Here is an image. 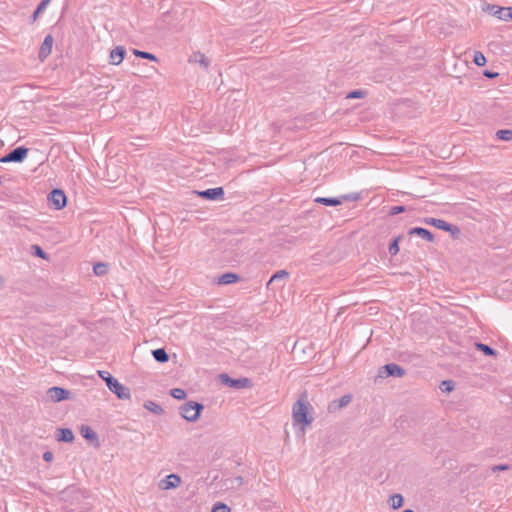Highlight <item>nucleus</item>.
Wrapping results in <instances>:
<instances>
[{
    "label": "nucleus",
    "mask_w": 512,
    "mask_h": 512,
    "mask_svg": "<svg viewBox=\"0 0 512 512\" xmlns=\"http://www.w3.org/2000/svg\"><path fill=\"white\" fill-rule=\"evenodd\" d=\"M133 53L137 57H140V58H143V59H148V60H151V61H157V57L154 54L150 53V52H145V51L134 49Z\"/></svg>",
    "instance_id": "nucleus-31"
},
{
    "label": "nucleus",
    "mask_w": 512,
    "mask_h": 512,
    "mask_svg": "<svg viewBox=\"0 0 512 512\" xmlns=\"http://www.w3.org/2000/svg\"><path fill=\"white\" fill-rule=\"evenodd\" d=\"M309 403L303 399H298L292 408V417L295 424L309 426L313 422V417L309 414Z\"/></svg>",
    "instance_id": "nucleus-3"
},
{
    "label": "nucleus",
    "mask_w": 512,
    "mask_h": 512,
    "mask_svg": "<svg viewBox=\"0 0 512 512\" xmlns=\"http://www.w3.org/2000/svg\"><path fill=\"white\" fill-rule=\"evenodd\" d=\"M189 62L198 63L205 69H208L210 65V60L201 52H196L190 56Z\"/></svg>",
    "instance_id": "nucleus-21"
},
{
    "label": "nucleus",
    "mask_w": 512,
    "mask_h": 512,
    "mask_svg": "<svg viewBox=\"0 0 512 512\" xmlns=\"http://www.w3.org/2000/svg\"><path fill=\"white\" fill-rule=\"evenodd\" d=\"M244 483V480L241 476H237L233 479V484H236L237 486H241Z\"/></svg>",
    "instance_id": "nucleus-43"
},
{
    "label": "nucleus",
    "mask_w": 512,
    "mask_h": 512,
    "mask_svg": "<svg viewBox=\"0 0 512 512\" xmlns=\"http://www.w3.org/2000/svg\"><path fill=\"white\" fill-rule=\"evenodd\" d=\"M408 235L413 236L417 235L427 242L434 241V235L426 228L423 227H413L408 230Z\"/></svg>",
    "instance_id": "nucleus-19"
},
{
    "label": "nucleus",
    "mask_w": 512,
    "mask_h": 512,
    "mask_svg": "<svg viewBox=\"0 0 512 512\" xmlns=\"http://www.w3.org/2000/svg\"><path fill=\"white\" fill-rule=\"evenodd\" d=\"M98 375L101 379L106 382L109 390L114 393L121 400H129L131 398L130 389L127 386L122 385L116 378H114L109 372L99 370Z\"/></svg>",
    "instance_id": "nucleus-2"
},
{
    "label": "nucleus",
    "mask_w": 512,
    "mask_h": 512,
    "mask_svg": "<svg viewBox=\"0 0 512 512\" xmlns=\"http://www.w3.org/2000/svg\"><path fill=\"white\" fill-rule=\"evenodd\" d=\"M356 199H358L357 196L346 194L339 198L338 197H317V198H315L314 201L318 204L335 207V206L342 204L343 200L349 201V200H356Z\"/></svg>",
    "instance_id": "nucleus-9"
},
{
    "label": "nucleus",
    "mask_w": 512,
    "mask_h": 512,
    "mask_svg": "<svg viewBox=\"0 0 512 512\" xmlns=\"http://www.w3.org/2000/svg\"><path fill=\"white\" fill-rule=\"evenodd\" d=\"M402 512H414L412 509H405L404 511Z\"/></svg>",
    "instance_id": "nucleus-45"
},
{
    "label": "nucleus",
    "mask_w": 512,
    "mask_h": 512,
    "mask_svg": "<svg viewBox=\"0 0 512 512\" xmlns=\"http://www.w3.org/2000/svg\"><path fill=\"white\" fill-rule=\"evenodd\" d=\"M509 466L506 464H499L492 467L493 472L508 470Z\"/></svg>",
    "instance_id": "nucleus-40"
},
{
    "label": "nucleus",
    "mask_w": 512,
    "mask_h": 512,
    "mask_svg": "<svg viewBox=\"0 0 512 512\" xmlns=\"http://www.w3.org/2000/svg\"><path fill=\"white\" fill-rule=\"evenodd\" d=\"M195 193L203 199L212 201L223 200L225 194L223 187L209 188L202 191H195Z\"/></svg>",
    "instance_id": "nucleus-10"
},
{
    "label": "nucleus",
    "mask_w": 512,
    "mask_h": 512,
    "mask_svg": "<svg viewBox=\"0 0 512 512\" xmlns=\"http://www.w3.org/2000/svg\"><path fill=\"white\" fill-rule=\"evenodd\" d=\"M473 62L477 66H484L486 64V58H485V56L481 52L476 51L474 53Z\"/></svg>",
    "instance_id": "nucleus-36"
},
{
    "label": "nucleus",
    "mask_w": 512,
    "mask_h": 512,
    "mask_svg": "<svg viewBox=\"0 0 512 512\" xmlns=\"http://www.w3.org/2000/svg\"><path fill=\"white\" fill-rule=\"evenodd\" d=\"M49 200L54 205L55 209H63L67 204V197L61 189H53L49 194Z\"/></svg>",
    "instance_id": "nucleus-12"
},
{
    "label": "nucleus",
    "mask_w": 512,
    "mask_h": 512,
    "mask_svg": "<svg viewBox=\"0 0 512 512\" xmlns=\"http://www.w3.org/2000/svg\"><path fill=\"white\" fill-rule=\"evenodd\" d=\"M170 395L177 400H184L187 394L182 388H173L170 390Z\"/></svg>",
    "instance_id": "nucleus-33"
},
{
    "label": "nucleus",
    "mask_w": 512,
    "mask_h": 512,
    "mask_svg": "<svg viewBox=\"0 0 512 512\" xmlns=\"http://www.w3.org/2000/svg\"><path fill=\"white\" fill-rule=\"evenodd\" d=\"M367 95V92L361 89L353 90L348 95L347 98L349 99H361L364 98Z\"/></svg>",
    "instance_id": "nucleus-37"
},
{
    "label": "nucleus",
    "mask_w": 512,
    "mask_h": 512,
    "mask_svg": "<svg viewBox=\"0 0 512 512\" xmlns=\"http://www.w3.org/2000/svg\"><path fill=\"white\" fill-rule=\"evenodd\" d=\"M126 50L123 46H116L111 50L109 55V63L112 65H119L125 58Z\"/></svg>",
    "instance_id": "nucleus-16"
},
{
    "label": "nucleus",
    "mask_w": 512,
    "mask_h": 512,
    "mask_svg": "<svg viewBox=\"0 0 512 512\" xmlns=\"http://www.w3.org/2000/svg\"><path fill=\"white\" fill-rule=\"evenodd\" d=\"M93 271H94L95 275L103 276L107 273L108 266H107V264L100 262V263H97L94 265Z\"/></svg>",
    "instance_id": "nucleus-32"
},
{
    "label": "nucleus",
    "mask_w": 512,
    "mask_h": 512,
    "mask_svg": "<svg viewBox=\"0 0 512 512\" xmlns=\"http://www.w3.org/2000/svg\"><path fill=\"white\" fill-rule=\"evenodd\" d=\"M351 401H352V396L350 394H345L338 400L332 401L328 406V410H329V412H335V411L349 405L351 403Z\"/></svg>",
    "instance_id": "nucleus-18"
},
{
    "label": "nucleus",
    "mask_w": 512,
    "mask_h": 512,
    "mask_svg": "<svg viewBox=\"0 0 512 512\" xmlns=\"http://www.w3.org/2000/svg\"><path fill=\"white\" fill-rule=\"evenodd\" d=\"M54 39L52 35H47L44 38V41L42 42L38 57L41 61H44L52 52V46H53Z\"/></svg>",
    "instance_id": "nucleus-14"
},
{
    "label": "nucleus",
    "mask_w": 512,
    "mask_h": 512,
    "mask_svg": "<svg viewBox=\"0 0 512 512\" xmlns=\"http://www.w3.org/2000/svg\"><path fill=\"white\" fill-rule=\"evenodd\" d=\"M455 384L452 380H444L440 384V389L442 392L449 393L454 390Z\"/></svg>",
    "instance_id": "nucleus-34"
},
{
    "label": "nucleus",
    "mask_w": 512,
    "mask_h": 512,
    "mask_svg": "<svg viewBox=\"0 0 512 512\" xmlns=\"http://www.w3.org/2000/svg\"><path fill=\"white\" fill-rule=\"evenodd\" d=\"M62 497L66 503L64 510H69L70 512L79 511L83 503H89L86 491L75 487L65 489L62 492Z\"/></svg>",
    "instance_id": "nucleus-1"
},
{
    "label": "nucleus",
    "mask_w": 512,
    "mask_h": 512,
    "mask_svg": "<svg viewBox=\"0 0 512 512\" xmlns=\"http://www.w3.org/2000/svg\"><path fill=\"white\" fill-rule=\"evenodd\" d=\"M402 239V236L399 235L397 237H395L389 244V247H388V250H389V253L392 255V256H395L396 254H398L399 252V242L401 241Z\"/></svg>",
    "instance_id": "nucleus-29"
},
{
    "label": "nucleus",
    "mask_w": 512,
    "mask_h": 512,
    "mask_svg": "<svg viewBox=\"0 0 512 512\" xmlns=\"http://www.w3.org/2000/svg\"><path fill=\"white\" fill-rule=\"evenodd\" d=\"M152 355L158 363L163 364L169 361V355L164 348L152 350Z\"/></svg>",
    "instance_id": "nucleus-23"
},
{
    "label": "nucleus",
    "mask_w": 512,
    "mask_h": 512,
    "mask_svg": "<svg viewBox=\"0 0 512 512\" xmlns=\"http://www.w3.org/2000/svg\"><path fill=\"white\" fill-rule=\"evenodd\" d=\"M405 211H406V207L405 206L398 205V206L391 207V209L389 211V214L390 215H397V214L403 213Z\"/></svg>",
    "instance_id": "nucleus-39"
},
{
    "label": "nucleus",
    "mask_w": 512,
    "mask_h": 512,
    "mask_svg": "<svg viewBox=\"0 0 512 512\" xmlns=\"http://www.w3.org/2000/svg\"><path fill=\"white\" fill-rule=\"evenodd\" d=\"M483 74H484V76H486L489 79H494V78H496L498 76L497 72H492V71H489V70H485Z\"/></svg>",
    "instance_id": "nucleus-42"
},
{
    "label": "nucleus",
    "mask_w": 512,
    "mask_h": 512,
    "mask_svg": "<svg viewBox=\"0 0 512 512\" xmlns=\"http://www.w3.org/2000/svg\"><path fill=\"white\" fill-rule=\"evenodd\" d=\"M144 407L156 415H162L165 412L164 409L159 404L151 400L146 401L144 403Z\"/></svg>",
    "instance_id": "nucleus-24"
},
{
    "label": "nucleus",
    "mask_w": 512,
    "mask_h": 512,
    "mask_svg": "<svg viewBox=\"0 0 512 512\" xmlns=\"http://www.w3.org/2000/svg\"><path fill=\"white\" fill-rule=\"evenodd\" d=\"M56 440L71 443L74 440V433L70 428H58L56 431Z\"/></svg>",
    "instance_id": "nucleus-20"
},
{
    "label": "nucleus",
    "mask_w": 512,
    "mask_h": 512,
    "mask_svg": "<svg viewBox=\"0 0 512 512\" xmlns=\"http://www.w3.org/2000/svg\"><path fill=\"white\" fill-rule=\"evenodd\" d=\"M51 0H42L37 8L35 9V11L33 12L31 18H32V21H36L37 18L39 17V15L46 9L47 5L50 3Z\"/></svg>",
    "instance_id": "nucleus-27"
},
{
    "label": "nucleus",
    "mask_w": 512,
    "mask_h": 512,
    "mask_svg": "<svg viewBox=\"0 0 512 512\" xmlns=\"http://www.w3.org/2000/svg\"><path fill=\"white\" fill-rule=\"evenodd\" d=\"M423 222L427 225H431L440 230L449 232L453 239H458L461 234V230L458 226L450 224L442 219L426 217L423 219Z\"/></svg>",
    "instance_id": "nucleus-5"
},
{
    "label": "nucleus",
    "mask_w": 512,
    "mask_h": 512,
    "mask_svg": "<svg viewBox=\"0 0 512 512\" xmlns=\"http://www.w3.org/2000/svg\"><path fill=\"white\" fill-rule=\"evenodd\" d=\"M404 498L401 494H394L390 498V505L392 509H399L403 506Z\"/></svg>",
    "instance_id": "nucleus-28"
},
{
    "label": "nucleus",
    "mask_w": 512,
    "mask_h": 512,
    "mask_svg": "<svg viewBox=\"0 0 512 512\" xmlns=\"http://www.w3.org/2000/svg\"><path fill=\"white\" fill-rule=\"evenodd\" d=\"M239 280H240L239 275L232 273V272H227L219 277L218 283L221 285H228V284L236 283Z\"/></svg>",
    "instance_id": "nucleus-22"
},
{
    "label": "nucleus",
    "mask_w": 512,
    "mask_h": 512,
    "mask_svg": "<svg viewBox=\"0 0 512 512\" xmlns=\"http://www.w3.org/2000/svg\"><path fill=\"white\" fill-rule=\"evenodd\" d=\"M405 375H406V370L396 363L386 364V365L382 366L378 372V376L381 378L390 377V376L401 378V377H404Z\"/></svg>",
    "instance_id": "nucleus-8"
},
{
    "label": "nucleus",
    "mask_w": 512,
    "mask_h": 512,
    "mask_svg": "<svg viewBox=\"0 0 512 512\" xmlns=\"http://www.w3.org/2000/svg\"><path fill=\"white\" fill-rule=\"evenodd\" d=\"M219 378L224 385L235 389L250 388L252 386V381L246 377L235 379L228 374H220Z\"/></svg>",
    "instance_id": "nucleus-6"
},
{
    "label": "nucleus",
    "mask_w": 512,
    "mask_h": 512,
    "mask_svg": "<svg viewBox=\"0 0 512 512\" xmlns=\"http://www.w3.org/2000/svg\"><path fill=\"white\" fill-rule=\"evenodd\" d=\"M475 347L478 351H481L485 356H496L497 351L487 344L480 342L475 343Z\"/></svg>",
    "instance_id": "nucleus-25"
},
{
    "label": "nucleus",
    "mask_w": 512,
    "mask_h": 512,
    "mask_svg": "<svg viewBox=\"0 0 512 512\" xmlns=\"http://www.w3.org/2000/svg\"><path fill=\"white\" fill-rule=\"evenodd\" d=\"M80 434L84 439L93 444L95 447L100 446L97 433L88 425H81Z\"/></svg>",
    "instance_id": "nucleus-13"
},
{
    "label": "nucleus",
    "mask_w": 512,
    "mask_h": 512,
    "mask_svg": "<svg viewBox=\"0 0 512 512\" xmlns=\"http://www.w3.org/2000/svg\"><path fill=\"white\" fill-rule=\"evenodd\" d=\"M230 507L223 503V502H217L214 504L211 512H230Z\"/></svg>",
    "instance_id": "nucleus-35"
},
{
    "label": "nucleus",
    "mask_w": 512,
    "mask_h": 512,
    "mask_svg": "<svg viewBox=\"0 0 512 512\" xmlns=\"http://www.w3.org/2000/svg\"><path fill=\"white\" fill-rule=\"evenodd\" d=\"M53 458H54V455L51 451L44 452V454H43L44 461L51 462L53 460Z\"/></svg>",
    "instance_id": "nucleus-41"
},
{
    "label": "nucleus",
    "mask_w": 512,
    "mask_h": 512,
    "mask_svg": "<svg viewBox=\"0 0 512 512\" xmlns=\"http://www.w3.org/2000/svg\"><path fill=\"white\" fill-rule=\"evenodd\" d=\"M28 152H29V149L26 148L25 146L16 147L13 150H11L9 153L4 155L0 159V162H2V163H10V162L21 163L27 157Z\"/></svg>",
    "instance_id": "nucleus-7"
},
{
    "label": "nucleus",
    "mask_w": 512,
    "mask_h": 512,
    "mask_svg": "<svg viewBox=\"0 0 512 512\" xmlns=\"http://www.w3.org/2000/svg\"><path fill=\"white\" fill-rule=\"evenodd\" d=\"M289 278V272L286 271V270H279L277 272H275L272 277L270 278V280L268 281L267 283V288H269V286L275 282V281H278V280H283V279H288Z\"/></svg>",
    "instance_id": "nucleus-26"
},
{
    "label": "nucleus",
    "mask_w": 512,
    "mask_h": 512,
    "mask_svg": "<svg viewBox=\"0 0 512 512\" xmlns=\"http://www.w3.org/2000/svg\"><path fill=\"white\" fill-rule=\"evenodd\" d=\"M71 392L65 388L53 386L47 390V396L53 402H61L70 398Z\"/></svg>",
    "instance_id": "nucleus-11"
},
{
    "label": "nucleus",
    "mask_w": 512,
    "mask_h": 512,
    "mask_svg": "<svg viewBox=\"0 0 512 512\" xmlns=\"http://www.w3.org/2000/svg\"><path fill=\"white\" fill-rule=\"evenodd\" d=\"M32 250L35 256L47 259V253L39 245H32Z\"/></svg>",
    "instance_id": "nucleus-38"
},
{
    "label": "nucleus",
    "mask_w": 512,
    "mask_h": 512,
    "mask_svg": "<svg viewBox=\"0 0 512 512\" xmlns=\"http://www.w3.org/2000/svg\"><path fill=\"white\" fill-rule=\"evenodd\" d=\"M484 11L495 16L499 20L507 21V7H501L494 4H487Z\"/></svg>",
    "instance_id": "nucleus-15"
},
{
    "label": "nucleus",
    "mask_w": 512,
    "mask_h": 512,
    "mask_svg": "<svg viewBox=\"0 0 512 512\" xmlns=\"http://www.w3.org/2000/svg\"><path fill=\"white\" fill-rule=\"evenodd\" d=\"M496 136L499 140H502V141H509L512 139V130L510 129H502V130H498L496 132Z\"/></svg>",
    "instance_id": "nucleus-30"
},
{
    "label": "nucleus",
    "mask_w": 512,
    "mask_h": 512,
    "mask_svg": "<svg viewBox=\"0 0 512 512\" xmlns=\"http://www.w3.org/2000/svg\"><path fill=\"white\" fill-rule=\"evenodd\" d=\"M507 21H512V6L507 7Z\"/></svg>",
    "instance_id": "nucleus-44"
},
{
    "label": "nucleus",
    "mask_w": 512,
    "mask_h": 512,
    "mask_svg": "<svg viewBox=\"0 0 512 512\" xmlns=\"http://www.w3.org/2000/svg\"><path fill=\"white\" fill-rule=\"evenodd\" d=\"M181 484V477L177 474H169L163 480H161L160 487L162 489H173L177 488Z\"/></svg>",
    "instance_id": "nucleus-17"
},
{
    "label": "nucleus",
    "mask_w": 512,
    "mask_h": 512,
    "mask_svg": "<svg viewBox=\"0 0 512 512\" xmlns=\"http://www.w3.org/2000/svg\"><path fill=\"white\" fill-rule=\"evenodd\" d=\"M203 409V404L195 401H189L180 407V414L187 421L195 422L199 419Z\"/></svg>",
    "instance_id": "nucleus-4"
}]
</instances>
